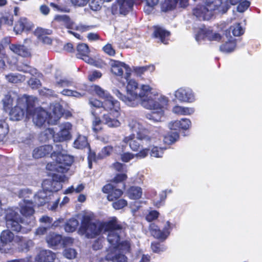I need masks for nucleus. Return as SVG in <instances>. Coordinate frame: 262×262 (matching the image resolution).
<instances>
[{
	"label": "nucleus",
	"mask_w": 262,
	"mask_h": 262,
	"mask_svg": "<svg viewBox=\"0 0 262 262\" xmlns=\"http://www.w3.org/2000/svg\"><path fill=\"white\" fill-rule=\"evenodd\" d=\"M133 132L137 133L136 139L134 134H132L124 138L123 142L128 144L133 151H138L144 145L149 146L156 142L157 138L147 134V130L136 120H131L128 124Z\"/></svg>",
	"instance_id": "nucleus-5"
},
{
	"label": "nucleus",
	"mask_w": 262,
	"mask_h": 262,
	"mask_svg": "<svg viewBox=\"0 0 262 262\" xmlns=\"http://www.w3.org/2000/svg\"><path fill=\"white\" fill-rule=\"evenodd\" d=\"M103 51L110 56H114L115 54V51L113 48L111 44L108 43L103 48Z\"/></svg>",
	"instance_id": "nucleus-61"
},
{
	"label": "nucleus",
	"mask_w": 262,
	"mask_h": 262,
	"mask_svg": "<svg viewBox=\"0 0 262 262\" xmlns=\"http://www.w3.org/2000/svg\"><path fill=\"white\" fill-rule=\"evenodd\" d=\"M151 248L152 251L156 253H159L166 250L165 247L162 246L159 243H152Z\"/></svg>",
	"instance_id": "nucleus-55"
},
{
	"label": "nucleus",
	"mask_w": 262,
	"mask_h": 262,
	"mask_svg": "<svg viewBox=\"0 0 262 262\" xmlns=\"http://www.w3.org/2000/svg\"><path fill=\"white\" fill-rule=\"evenodd\" d=\"M53 178L52 180L47 179L43 181L42 183V187L43 189L48 191L49 194H51V186L53 185Z\"/></svg>",
	"instance_id": "nucleus-50"
},
{
	"label": "nucleus",
	"mask_w": 262,
	"mask_h": 262,
	"mask_svg": "<svg viewBox=\"0 0 262 262\" xmlns=\"http://www.w3.org/2000/svg\"><path fill=\"white\" fill-rule=\"evenodd\" d=\"M9 49L14 53L23 57H27L31 55L29 50L24 45L11 44Z\"/></svg>",
	"instance_id": "nucleus-20"
},
{
	"label": "nucleus",
	"mask_w": 262,
	"mask_h": 262,
	"mask_svg": "<svg viewBox=\"0 0 262 262\" xmlns=\"http://www.w3.org/2000/svg\"><path fill=\"white\" fill-rule=\"evenodd\" d=\"M92 114L94 116V119L93 121L92 128L94 132L97 133L102 129V121L98 117V113L95 110L91 111Z\"/></svg>",
	"instance_id": "nucleus-35"
},
{
	"label": "nucleus",
	"mask_w": 262,
	"mask_h": 262,
	"mask_svg": "<svg viewBox=\"0 0 262 262\" xmlns=\"http://www.w3.org/2000/svg\"><path fill=\"white\" fill-rule=\"evenodd\" d=\"M127 205V201L124 199H120L113 203V207L115 209H121Z\"/></svg>",
	"instance_id": "nucleus-51"
},
{
	"label": "nucleus",
	"mask_w": 262,
	"mask_h": 262,
	"mask_svg": "<svg viewBox=\"0 0 262 262\" xmlns=\"http://www.w3.org/2000/svg\"><path fill=\"white\" fill-rule=\"evenodd\" d=\"M62 114L61 106L59 104L54 106L49 114L40 107L33 110L28 106L27 108L28 117H32L34 123L38 126H42L46 121L50 124H56Z\"/></svg>",
	"instance_id": "nucleus-6"
},
{
	"label": "nucleus",
	"mask_w": 262,
	"mask_h": 262,
	"mask_svg": "<svg viewBox=\"0 0 262 262\" xmlns=\"http://www.w3.org/2000/svg\"><path fill=\"white\" fill-rule=\"evenodd\" d=\"M191 125L190 120L188 119L183 118L180 120L171 121L168 124V127L170 129L187 130L190 128Z\"/></svg>",
	"instance_id": "nucleus-16"
},
{
	"label": "nucleus",
	"mask_w": 262,
	"mask_h": 262,
	"mask_svg": "<svg viewBox=\"0 0 262 262\" xmlns=\"http://www.w3.org/2000/svg\"><path fill=\"white\" fill-rule=\"evenodd\" d=\"M24 109L19 106H16L12 108L10 113V119L13 121L21 120L24 115Z\"/></svg>",
	"instance_id": "nucleus-31"
},
{
	"label": "nucleus",
	"mask_w": 262,
	"mask_h": 262,
	"mask_svg": "<svg viewBox=\"0 0 262 262\" xmlns=\"http://www.w3.org/2000/svg\"><path fill=\"white\" fill-rule=\"evenodd\" d=\"M33 25L26 18H20L16 23L14 31L16 34H20L24 30H30L32 29Z\"/></svg>",
	"instance_id": "nucleus-17"
},
{
	"label": "nucleus",
	"mask_w": 262,
	"mask_h": 262,
	"mask_svg": "<svg viewBox=\"0 0 262 262\" xmlns=\"http://www.w3.org/2000/svg\"><path fill=\"white\" fill-rule=\"evenodd\" d=\"M52 194H49L48 191L45 189L39 191L34 196V202L37 206H42L49 201Z\"/></svg>",
	"instance_id": "nucleus-23"
},
{
	"label": "nucleus",
	"mask_w": 262,
	"mask_h": 262,
	"mask_svg": "<svg viewBox=\"0 0 262 262\" xmlns=\"http://www.w3.org/2000/svg\"><path fill=\"white\" fill-rule=\"evenodd\" d=\"M89 103L92 106L96 108V109L93 108L92 110H95L96 112L97 108H99L101 107H103V102L96 99H91L89 100Z\"/></svg>",
	"instance_id": "nucleus-56"
},
{
	"label": "nucleus",
	"mask_w": 262,
	"mask_h": 262,
	"mask_svg": "<svg viewBox=\"0 0 262 262\" xmlns=\"http://www.w3.org/2000/svg\"><path fill=\"white\" fill-rule=\"evenodd\" d=\"M236 47L235 39L229 40L220 47V50L225 53H230L233 51Z\"/></svg>",
	"instance_id": "nucleus-36"
},
{
	"label": "nucleus",
	"mask_w": 262,
	"mask_h": 262,
	"mask_svg": "<svg viewBox=\"0 0 262 262\" xmlns=\"http://www.w3.org/2000/svg\"><path fill=\"white\" fill-rule=\"evenodd\" d=\"M149 149L147 147L143 148L142 147L141 149L139 150V152L136 154H135V157L139 159H142L146 157L148 154Z\"/></svg>",
	"instance_id": "nucleus-57"
},
{
	"label": "nucleus",
	"mask_w": 262,
	"mask_h": 262,
	"mask_svg": "<svg viewBox=\"0 0 262 262\" xmlns=\"http://www.w3.org/2000/svg\"><path fill=\"white\" fill-rule=\"evenodd\" d=\"M79 225V222L77 220L72 218L64 225V230L67 232H73L76 230L78 226Z\"/></svg>",
	"instance_id": "nucleus-37"
},
{
	"label": "nucleus",
	"mask_w": 262,
	"mask_h": 262,
	"mask_svg": "<svg viewBox=\"0 0 262 262\" xmlns=\"http://www.w3.org/2000/svg\"><path fill=\"white\" fill-rule=\"evenodd\" d=\"M54 19L64 26L69 30H74L75 23L66 15H57L55 16Z\"/></svg>",
	"instance_id": "nucleus-21"
},
{
	"label": "nucleus",
	"mask_w": 262,
	"mask_h": 262,
	"mask_svg": "<svg viewBox=\"0 0 262 262\" xmlns=\"http://www.w3.org/2000/svg\"><path fill=\"white\" fill-rule=\"evenodd\" d=\"M62 238L60 235L55 233H50L46 237V241L51 246L58 245L61 242Z\"/></svg>",
	"instance_id": "nucleus-34"
},
{
	"label": "nucleus",
	"mask_w": 262,
	"mask_h": 262,
	"mask_svg": "<svg viewBox=\"0 0 262 262\" xmlns=\"http://www.w3.org/2000/svg\"><path fill=\"white\" fill-rule=\"evenodd\" d=\"M61 94L64 96L74 97L77 98H80L85 95L84 92H79L67 89H63L61 92Z\"/></svg>",
	"instance_id": "nucleus-43"
},
{
	"label": "nucleus",
	"mask_w": 262,
	"mask_h": 262,
	"mask_svg": "<svg viewBox=\"0 0 262 262\" xmlns=\"http://www.w3.org/2000/svg\"><path fill=\"white\" fill-rule=\"evenodd\" d=\"M63 255L69 259H72L75 257L76 252L74 249H66L64 250Z\"/></svg>",
	"instance_id": "nucleus-54"
},
{
	"label": "nucleus",
	"mask_w": 262,
	"mask_h": 262,
	"mask_svg": "<svg viewBox=\"0 0 262 262\" xmlns=\"http://www.w3.org/2000/svg\"><path fill=\"white\" fill-rule=\"evenodd\" d=\"M133 0H117L116 4L113 6V11L117 13V11L120 14L125 15L133 6Z\"/></svg>",
	"instance_id": "nucleus-13"
},
{
	"label": "nucleus",
	"mask_w": 262,
	"mask_h": 262,
	"mask_svg": "<svg viewBox=\"0 0 262 262\" xmlns=\"http://www.w3.org/2000/svg\"><path fill=\"white\" fill-rule=\"evenodd\" d=\"M13 21V16L11 15L2 16L0 18V27L4 25L12 26Z\"/></svg>",
	"instance_id": "nucleus-48"
},
{
	"label": "nucleus",
	"mask_w": 262,
	"mask_h": 262,
	"mask_svg": "<svg viewBox=\"0 0 262 262\" xmlns=\"http://www.w3.org/2000/svg\"><path fill=\"white\" fill-rule=\"evenodd\" d=\"M77 57L78 58H82V56L87 55L90 53L88 46L85 43H80L77 46Z\"/></svg>",
	"instance_id": "nucleus-42"
},
{
	"label": "nucleus",
	"mask_w": 262,
	"mask_h": 262,
	"mask_svg": "<svg viewBox=\"0 0 262 262\" xmlns=\"http://www.w3.org/2000/svg\"><path fill=\"white\" fill-rule=\"evenodd\" d=\"M164 149L157 146H154L151 150L150 155L156 158H160L162 157Z\"/></svg>",
	"instance_id": "nucleus-47"
},
{
	"label": "nucleus",
	"mask_w": 262,
	"mask_h": 262,
	"mask_svg": "<svg viewBox=\"0 0 262 262\" xmlns=\"http://www.w3.org/2000/svg\"><path fill=\"white\" fill-rule=\"evenodd\" d=\"M6 126V125L4 122L0 121V141L7 133V128Z\"/></svg>",
	"instance_id": "nucleus-60"
},
{
	"label": "nucleus",
	"mask_w": 262,
	"mask_h": 262,
	"mask_svg": "<svg viewBox=\"0 0 262 262\" xmlns=\"http://www.w3.org/2000/svg\"><path fill=\"white\" fill-rule=\"evenodd\" d=\"M149 229L151 234L154 237L164 241L169 235L171 227L170 222L167 221L162 230H160L159 227L154 223L149 225Z\"/></svg>",
	"instance_id": "nucleus-8"
},
{
	"label": "nucleus",
	"mask_w": 262,
	"mask_h": 262,
	"mask_svg": "<svg viewBox=\"0 0 262 262\" xmlns=\"http://www.w3.org/2000/svg\"><path fill=\"white\" fill-rule=\"evenodd\" d=\"M103 122L110 127H117L120 125V122L116 118L111 117L110 114H104L102 117Z\"/></svg>",
	"instance_id": "nucleus-33"
},
{
	"label": "nucleus",
	"mask_w": 262,
	"mask_h": 262,
	"mask_svg": "<svg viewBox=\"0 0 262 262\" xmlns=\"http://www.w3.org/2000/svg\"><path fill=\"white\" fill-rule=\"evenodd\" d=\"M102 76L100 72L94 71L90 73L88 76V79L91 81H94L96 79L100 78Z\"/></svg>",
	"instance_id": "nucleus-58"
},
{
	"label": "nucleus",
	"mask_w": 262,
	"mask_h": 262,
	"mask_svg": "<svg viewBox=\"0 0 262 262\" xmlns=\"http://www.w3.org/2000/svg\"><path fill=\"white\" fill-rule=\"evenodd\" d=\"M166 198V194L165 192H162L159 194V199H155L154 200V205L158 207H159L162 205L163 202L164 201Z\"/></svg>",
	"instance_id": "nucleus-52"
},
{
	"label": "nucleus",
	"mask_w": 262,
	"mask_h": 262,
	"mask_svg": "<svg viewBox=\"0 0 262 262\" xmlns=\"http://www.w3.org/2000/svg\"><path fill=\"white\" fill-rule=\"evenodd\" d=\"M15 240L18 243V250L21 252H27L30 248L33 246L32 241L23 237L17 236Z\"/></svg>",
	"instance_id": "nucleus-25"
},
{
	"label": "nucleus",
	"mask_w": 262,
	"mask_h": 262,
	"mask_svg": "<svg viewBox=\"0 0 262 262\" xmlns=\"http://www.w3.org/2000/svg\"><path fill=\"white\" fill-rule=\"evenodd\" d=\"M28 62H20L16 66V69L19 72L25 73H29L32 75L37 74V70L35 68L30 66Z\"/></svg>",
	"instance_id": "nucleus-27"
},
{
	"label": "nucleus",
	"mask_w": 262,
	"mask_h": 262,
	"mask_svg": "<svg viewBox=\"0 0 262 262\" xmlns=\"http://www.w3.org/2000/svg\"><path fill=\"white\" fill-rule=\"evenodd\" d=\"M152 85L142 84L139 86L134 79L127 80L126 96L123 95L117 88L112 90L113 94L126 104L136 106L141 104L144 108L153 110L146 115L147 119L154 122H159L163 116V108L168 104L167 97L154 91Z\"/></svg>",
	"instance_id": "nucleus-1"
},
{
	"label": "nucleus",
	"mask_w": 262,
	"mask_h": 262,
	"mask_svg": "<svg viewBox=\"0 0 262 262\" xmlns=\"http://www.w3.org/2000/svg\"><path fill=\"white\" fill-rule=\"evenodd\" d=\"M155 37L158 38L161 42L167 44L170 32L160 27H156L154 32Z\"/></svg>",
	"instance_id": "nucleus-24"
},
{
	"label": "nucleus",
	"mask_w": 262,
	"mask_h": 262,
	"mask_svg": "<svg viewBox=\"0 0 262 262\" xmlns=\"http://www.w3.org/2000/svg\"><path fill=\"white\" fill-rule=\"evenodd\" d=\"M7 80L12 83H17L25 80V76L20 74H9L5 75Z\"/></svg>",
	"instance_id": "nucleus-39"
},
{
	"label": "nucleus",
	"mask_w": 262,
	"mask_h": 262,
	"mask_svg": "<svg viewBox=\"0 0 262 262\" xmlns=\"http://www.w3.org/2000/svg\"><path fill=\"white\" fill-rule=\"evenodd\" d=\"M172 112L179 115H190L194 112L193 107L176 105L172 108Z\"/></svg>",
	"instance_id": "nucleus-30"
},
{
	"label": "nucleus",
	"mask_w": 262,
	"mask_h": 262,
	"mask_svg": "<svg viewBox=\"0 0 262 262\" xmlns=\"http://www.w3.org/2000/svg\"><path fill=\"white\" fill-rule=\"evenodd\" d=\"M120 251L122 252L127 251H123L122 249H116L112 251H109L106 255V259L111 260L113 262H126L127 257L123 254L120 253Z\"/></svg>",
	"instance_id": "nucleus-15"
},
{
	"label": "nucleus",
	"mask_w": 262,
	"mask_h": 262,
	"mask_svg": "<svg viewBox=\"0 0 262 262\" xmlns=\"http://www.w3.org/2000/svg\"><path fill=\"white\" fill-rule=\"evenodd\" d=\"M55 78V85L56 86L60 88L69 87L73 84V81L71 79L58 75H56Z\"/></svg>",
	"instance_id": "nucleus-29"
},
{
	"label": "nucleus",
	"mask_w": 262,
	"mask_h": 262,
	"mask_svg": "<svg viewBox=\"0 0 262 262\" xmlns=\"http://www.w3.org/2000/svg\"><path fill=\"white\" fill-rule=\"evenodd\" d=\"M113 151V147L111 146H107L103 147L100 152L98 154L97 158L103 159L111 154Z\"/></svg>",
	"instance_id": "nucleus-45"
},
{
	"label": "nucleus",
	"mask_w": 262,
	"mask_h": 262,
	"mask_svg": "<svg viewBox=\"0 0 262 262\" xmlns=\"http://www.w3.org/2000/svg\"><path fill=\"white\" fill-rule=\"evenodd\" d=\"M93 215L85 214L81 220L78 232L81 235H84L88 238H93L101 233L107 232V241L111 246L109 251L119 249L123 251H129V244L127 242L120 241V233L122 231V226L118 224L116 219L106 222H93Z\"/></svg>",
	"instance_id": "nucleus-2"
},
{
	"label": "nucleus",
	"mask_w": 262,
	"mask_h": 262,
	"mask_svg": "<svg viewBox=\"0 0 262 262\" xmlns=\"http://www.w3.org/2000/svg\"><path fill=\"white\" fill-rule=\"evenodd\" d=\"M179 138V135L177 132H171L167 134L164 138L165 144L170 145L174 143Z\"/></svg>",
	"instance_id": "nucleus-41"
},
{
	"label": "nucleus",
	"mask_w": 262,
	"mask_h": 262,
	"mask_svg": "<svg viewBox=\"0 0 262 262\" xmlns=\"http://www.w3.org/2000/svg\"><path fill=\"white\" fill-rule=\"evenodd\" d=\"M221 38V35L219 33L213 32L212 30L205 28H200L195 35V39L198 42L205 39L209 41H219Z\"/></svg>",
	"instance_id": "nucleus-10"
},
{
	"label": "nucleus",
	"mask_w": 262,
	"mask_h": 262,
	"mask_svg": "<svg viewBox=\"0 0 262 262\" xmlns=\"http://www.w3.org/2000/svg\"><path fill=\"white\" fill-rule=\"evenodd\" d=\"M94 91L99 97L103 99V109L107 112H110V114H114L115 117H118L120 115V102L115 99L109 93L98 85L94 86Z\"/></svg>",
	"instance_id": "nucleus-7"
},
{
	"label": "nucleus",
	"mask_w": 262,
	"mask_h": 262,
	"mask_svg": "<svg viewBox=\"0 0 262 262\" xmlns=\"http://www.w3.org/2000/svg\"><path fill=\"white\" fill-rule=\"evenodd\" d=\"M60 127V131L53 136L54 141L60 142L71 139L70 130L72 129V124L69 122H66L61 124Z\"/></svg>",
	"instance_id": "nucleus-9"
},
{
	"label": "nucleus",
	"mask_w": 262,
	"mask_h": 262,
	"mask_svg": "<svg viewBox=\"0 0 262 262\" xmlns=\"http://www.w3.org/2000/svg\"><path fill=\"white\" fill-rule=\"evenodd\" d=\"M28 83L33 89L37 88L41 85L40 80L37 78H31Z\"/></svg>",
	"instance_id": "nucleus-64"
},
{
	"label": "nucleus",
	"mask_w": 262,
	"mask_h": 262,
	"mask_svg": "<svg viewBox=\"0 0 262 262\" xmlns=\"http://www.w3.org/2000/svg\"><path fill=\"white\" fill-rule=\"evenodd\" d=\"M102 191L107 193V199L110 201H113L119 199L122 194L123 191L120 189L115 188L112 184H108L102 188Z\"/></svg>",
	"instance_id": "nucleus-14"
},
{
	"label": "nucleus",
	"mask_w": 262,
	"mask_h": 262,
	"mask_svg": "<svg viewBox=\"0 0 262 262\" xmlns=\"http://www.w3.org/2000/svg\"><path fill=\"white\" fill-rule=\"evenodd\" d=\"M74 147L77 149H82L89 146L87 137L79 135L73 143Z\"/></svg>",
	"instance_id": "nucleus-32"
},
{
	"label": "nucleus",
	"mask_w": 262,
	"mask_h": 262,
	"mask_svg": "<svg viewBox=\"0 0 262 262\" xmlns=\"http://www.w3.org/2000/svg\"><path fill=\"white\" fill-rule=\"evenodd\" d=\"M31 194H32V192L29 189H24L20 190L18 192V196L20 198H24V199H26V198H29V196Z\"/></svg>",
	"instance_id": "nucleus-63"
},
{
	"label": "nucleus",
	"mask_w": 262,
	"mask_h": 262,
	"mask_svg": "<svg viewBox=\"0 0 262 262\" xmlns=\"http://www.w3.org/2000/svg\"><path fill=\"white\" fill-rule=\"evenodd\" d=\"M52 31L50 30H46L42 28H37L35 31V34L38 38L43 43L47 45L51 44L52 40L50 37L47 36V34H50Z\"/></svg>",
	"instance_id": "nucleus-26"
},
{
	"label": "nucleus",
	"mask_w": 262,
	"mask_h": 262,
	"mask_svg": "<svg viewBox=\"0 0 262 262\" xmlns=\"http://www.w3.org/2000/svg\"><path fill=\"white\" fill-rule=\"evenodd\" d=\"M53 149L50 145H46L35 148L32 152L33 157L35 159L41 158L49 154Z\"/></svg>",
	"instance_id": "nucleus-22"
},
{
	"label": "nucleus",
	"mask_w": 262,
	"mask_h": 262,
	"mask_svg": "<svg viewBox=\"0 0 262 262\" xmlns=\"http://www.w3.org/2000/svg\"><path fill=\"white\" fill-rule=\"evenodd\" d=\"M51 158L54 161L47 164V169L60 173H53V185L51 186V194H52L53 192L57 191L62 188L60 182L67 181V178L63 173L69 170L73 162V159L69 155L55 151L51 154Z\"/></svg>",
	"instance_id": "nucleus-4"
},
{
	"label": "nucleus",
	"mask_w": 262,
	"mask_h": 262,
	"mask_svg": "<svg viewBox=\"0 0 262 262\" xmlns=\"http://www.w3.org/2000/svg\"><path fill=\"white\" fill-rule=\"evenodd\" d=\"M111 71L117 76H122L125 72V79H127L130 74L131 70L129 67L123 62L117 60L111 61Z\"/></svg>",
	"instance_id": "nucleus-11"
},
{
	"label": "nucleus",
	"mask_w": 262,
	"mask_h": 262,
	"mask_svg": "<svg viewBox=\"0 0 262 262\" xmlns=\"http://www.w3.org/2000/svg\"><path fill=\"white\" fill-rule=\"evenodd\" d=\"M230 31H232L234 36H239L244 33V29L241 27L240 24H236L230 28Z\"/></svg>",
	"instance_id": "nucleus-44"
},
{
	"label": "nucleus",
	"mask_w": 262,
	"mask_h": 262,
	"mask_svg": "<svg viewBox=\"0 0 262 262\" xmlns=\"http://www.w3.org/2000/svg\"><path fill=\"white\" fill-rule=\"evenodd\" d=\"M135 158V154L127 152L121 155V159L124 162H128Z\"/></svg>",
	"instance_id": "nucleus-59"
},
{
	"label": "nucleus",
	"mask_w": 262,
	"mask_h": 262,
	"mask_svg": "<svg viewBox=\"0 0 262 262\" xmlns=\"http://www.w3.org/2000/svg\"><path fill=\"white\" fill-rule=\"evenodd\" d=\"M55 255L50 250H41L35 257V260L38 262H53Z\"/></svg>",
	"instance_id": "nucleus-19"
},
{
	"label": "nucleus",
	"mask_w": 262,
	"mask_h": 262,
	"mask_svg": "<svg viewBox=\"0 0 262 262\" xmlns=\"http://www.w3.org/2000/svg\"><path fill=\"white\" fill-rule=\"evenodd\" d=\"M142 189L136 186L130 187L127 191V195L129 198L133 200H137L141 198Z\"/></svg>",
	"instance_id": "nucleus-28"
},
{
	"label": "nucleus",
	"mask_w": 262,
	"mask_h": 262,
	"mask_svg": "<svg viewBox=\"0 0 262 262\" xmlns=\"http://www.w3.org/2000/svg\"><path fill=\"white\" fill-rule=\"evenodd\" d=\"M84 188V186L82 184H79L76 188L73 186H72L65 190L64 193L68 194L74 192H75L76 193H79L83 190Z\"/></svg>",
	"instance_id": "nucleus-46"
},
{
	"label": "nucleus",
	"mask_w": 262,
	"mask_h": 262,
	"mask_svg": "<svg viewBox=\"0 0 262 262\" xmlns=\"http://www.w3.org/2000/svg\"><path fill=\"white\" fill-rule=\"evenodd\" d=\"M155 67L153 65H149L142 67H134L133 72L138 76H141L146 71H149L152 72L155 70Z\"/></svg>",
	"instance_id": "nucleus-38"
},
{
	"label": "nucleus",
	"mask_w": 262,
	"mask_h": 262,
	"mask_svg": "<svg viewBox=\"0 0 262 262\" xmlns=\"http://www.w3.org/2000/svg\"><path fill=\"white\" fill-rule=\"evenodd\" d=\"M19 211L21 215L26 217H29L30 221L28 224L29 227L25 228L20 225L23 223V219L17 211L12 208H9L6 210L5 221L6 226L17 232L27 233L31 230V227L34 225V205L32 201L27 199H24L19 203Z\"/></svg>",
	"instance_id": "nucleus-3"
},
{
	"label": "nucleus",
	"mask_w": 262,
	"mask_h": 262,
	"mask_svg": "<svg viewBox=\"0 0 262 262\" xmlns=\"http://www.w3.org/2000/svg\"><path fill=\"white\" fill-rule=\"evenodd\" d=\"M14 237V234L9 230H4L1 234V241L3 244L11 242Z\"/></svg>",
	"instance_id": "nucleus-40"
},
{
	"label": "nucleus",
	"mask_w": 262,
	"mask_h": 262,
	"mask_svg": "<svg viewBox=\"0 0 262 262\" xmlns=\"http://www.w3.org/2000/svg\"><path fill=\"white\" fill-rule=\"evenodd\" d=\"M174 96L180 102H192L194 100V96L192 90L189 88H180L175 92Z\"/></svg>",
	"instance_id": "nucleus-12"
},
{
	"label": "nucleus",
	"mask_w": 262,
	"mask_h": 262,
	"mask_svg": "<svg viewBox=\"0 0 262 262\" xmlns=\"http://www.w3.org/2000/svg\"><path fill=\"white\" fill-rule=\"evenodd\" d=\"M159 212L156 210L151 211L146 215V219L148 222H151L152 221L156 219L159 216Z\"/></svg>",
	"instance_id": "nucleus-62"
},
{
	"label": "nucleus",
	"mask_w": 262,
	"mask_h": 262,
	"mask_svg": "<svg viewBox=\"0 0 262 262\" xmlns=\"http://www.w3.org/2000/svg\"><path fill=\"white\" fill-rule=\"evenodd\" d=\"M249 6L250 2L249 1L243 0L241 3H239L237 6V10L238 12H243L248 9Z\"/></svg>",
	"instance_id": "nucleus-53"
},
{
	"label": "nucleus",
	"mask_w": 262,
	"mask_h": 262,
	"mask_svg": "<svg viewBox=\"0 0 262 262\" xmlns=\"http://www.w3.org/2000/svg\"><path fill=\"white\" fill-rule=\"evenodd\" d=\"M2 101L5 108H10L12 106L13 98L9 94L6 95Z\"/></svg>",
	"instance_id": "nucleus-49"
},
{
	"label": "nucleus",
	"mask_w": 262,
	"mask_h": 262,
	"mask_svg": "<svg viewBox=\"0 0 262 262\" xmlns=\"http://www.w3.org/2000/svg\"><path fill=\"white\" fill-rule=\"evenodd\" d=\"M179 2L181 7H185L188 5V0H165L161 5L162 11L166 12L173 9Z\"/></svg>",
	"instance_id": "nucleus-18"
}]
</instances>
